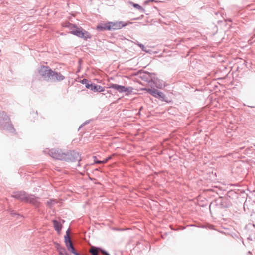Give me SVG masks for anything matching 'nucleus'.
<instances>
[{
	"instance_id": "obj_31",
	"label": "nucleus",
	"mask_w": 255,
	"mask_h": 255,
	"mask_svg": "<svg viewBox=\"0 0 255 255\" xmlns=\"http://www.w3.org/2000/svg\"><path fill=\"white\" fill-rule=\"evenodd\" d=\"M209 228L210 229H213V226L211 225H209Z\"/></svg>"
},
{
	"instance_id": "obj_14",
	"label": "nucleus",
	"mask_w": 255,
	"mask_h": 255,
	"mask_svg": "<svg viewBox=\"0 0 255 255\" xmlns=\"http://www.w3.org/2000/svg\"><path fill=\"white\" fill-rule=\"evenodd\" d=\"M90 89L95 92H102L104 90V88L100 85L92 83V87Z\"/></svg>"
},
{
	"instance_id": "obj_26",
	"label": "nucleus",
	"mask_w": 255,
	"mask_h": 255,
	"mask_svg": "<svg viewBox=\"0 0 255 255\" xmlns=\"http://www.w3.org/2000/svg\"><path fill=\"white\" fill-rule=\"evenodd\" d=\"M68 250L73 254H74V253H75L76 252V250L74 247L70 248V249H68Z\"/></svg>"
},
{
	"instance_id": "obj_34",
	"label": "nucleus",
	"mask_w": 255,
	"mask_h": 255,
	"mask_svg": "<svg viewBox=\"0 0 255 255\" xmlns=\"http://www.w3.org/2000/svg\"><path fill=\"white\" fill-rule=\"evenodd\" d=\"M82 126H83V125H81V126L80 127V128H81Z\"/></svg>"
},
{
	"instance_id": "obj_16",
	"label": "nucleus",
	"mask_w": 255,
	"mask_h": 255,
	"mask_svg": "<svg viewBox=\"0 0 255 255\" xmlns=\"http://www.w3.org/2000/svg\"><path fill=\"white\" fill-rule=\"evenodd\" d=\"M133 88L131 87H126L124 86H121L120 89V93H130L132 92Z\"/></svg>"
},
{
	"instance_id": "obj_28",
	"label": "nucleus",
	"mask_w": 255,
	"mask_h": 255,
	"mask_svg": "<svg viewBox=\"0 0 255 255\" xmlns=\"http://www.w3.org/2000/svg\"><path fill=\"white\" fill-rule=\"evenodd\" d=\"M94 162L95 163H97V164H101V163H102L101 161V160H94Z\"/></svg>"
},
{
	"instance_id": "obj_13",
	"label": "nucleus",
	"mask_w": 255,
	"mask_h": 255,
	"mask_svg": "<svg viewBox=\"0 0 255 255\" xmlns=\"http://www.w3.org/2000/svg\"><path fill=\"white\" fill-rule=\"evenodd\" d=\"M146 90L148 93L155 98H158V94L159 91L155 88H145Z\"/></svg>"
},
{
	"instance_id": "obj_22",
	"label": "nucleus",
	"mask_w": 255,
	"mask_h": 255,
	"mask_svg": "<svg viewBox=\"0 0 255 255\" xmlns=\"http://www.w3.org/2000/svg\"><path fill=\"white\" fill-rule=\"evenodd\" d=\"M10 214L12 216H17V219H20V218H23V216L19 214H18L14 210H11L10 211Z\"/></svg>"
},
{
	"instance_id": "obj_30",
	"label": "nucleus",
	"mask_w": 255,
	"mask_h": 255,
	"mask_svg": "<svg viewBox=\"0 0 255 255\" xmlns=\"http://www.w3.org/2000/svg\"><path fill=\"white\" fill-rule=\"evenodd\" d=\"M75 255H81L79 253H78L77 252H75V253H74V254Z\"/></svg>"
},
{
	"instance_id": "obj_25",
	"label": "nucleus",
	"mask_w": 255,
	"mask_h": 255,
	"mask_svg": "<svg viewBox=\"0 0 255 255\" xmlns=\"http://www.w3.org/2000/svg\"><path fill=\"white\" fill-rule=\"evenodd\" d=\"M137 45L143 50V51H145V50L144 49V46L143 44H141V43H138L137 44Z\"/></svg>"
},
{
	"instance_id": "obj_1",
	"label": "nucleus",
	"mask_w": 255,
	"mask_h": 255,
	"mask_svg": "<svg viewBox=\"0 0 255 255\" xmlns=\"http://www.w3.org/2000/svg\"><path fill=\"white\" fill-rule=\"evenodd\" d=\"M0 128L10 133H13L15 131V129L10 121L9 116L4 111H0Z\"/></svg>"
},
{
	"instance_id": "obj_29",
	"label": "nucleus",
	"mask_w": 255,
	"mask_h": 255,
	"mask_svg": "<svg viewBox=\"0 0 255 255\" xmlns=\"http://www.w3.org/2000/svg\"><path fill=\"white\" fill-rule=\"evenodd\" d=\"M101 162H102V163H103V164L104 163H107L108 162V159H105L101 161Z\"/></svg>"
},
{
	"instance_id": "obj_9",
	"label": "nucleus",
	"mask_w": 255,
	"mask_h": 255,
	"mask_svg": "<svg viewBox=\"0 0 255 255\" xmlns=\"http://www.w3.org/2000/svg\"><path fill=\"white\" fill-rule=\"evenodd\" d=\"M65 79V76L60 72L52 71L50 81H61Z\"/></svg>"
},
{
	"instance_id": "obj_2",
	"label": "nucleus",
	"mask_w": 255,
	"mask_h": 255,
	"mask_svg": "<svg viewBox=\"0 0 255 255\" xmlns=\"http://www.w3.org/2000/svg\"><path fill=\"white\" fill-rule=\"evenodd\" d=\"M66 27L70 28L71 30L70 33L74 35L78 36L79 38H82L85 40L91 38V34L85 30H84L82 28L77 27L75 25L68 23Z\"/></svg>"
},
{
	"instance_id": "obj_11",
	"label": "nucleus",
	"mask_w": 255,
	"mask_h": 255,
	"mask_svg": "<svg viewBox=\"0 0 255 255\" xmlns=\"http://www.w3.org/2000/svg\"><path fill=\"white\" fill-rule=\"evenodd\" d=\"M153 82L156 87L158 89H162L165 87L164 82L162 80H160L159 79L155 78L154 80H153Z\"/></svg>"
},
{
	"instance_id": "obj_7",
	"label": "nucleus",
	"mask_w": 255,
	"mask_h": 255,
	"mask_svg": "<svg viewBox=\"0 0 255 255\" xmlns=\"http://www.w3.org/2000/svg\"><path fill=\"white\" fill-rule=\"evenodd\" d=\"M128 24V23H124L122 21L108 22V24L110 25V30L120 29Z\"/></svg>"
},
{
	"instance_id": "obj_10",
	"label": "nucleus",
	"mask_w": 255,
	"mask_h": 255,
	"mask_svg": "<svg viewBox=\"0 0 255 255\" xmlns=\"http://www.w3.org/2000/svg\"><path fill=\"white\" fill-rule=\"evenodd\" d=\"M64 242L65 243V245L67 248V250L70 249V248L74 247L72 242L70 238L69 229L67 230V231H66V234L64 236Z\"/></svg>"
},
{
	"instance_id": "obj_24",
	"label": "nucleus",
	"mask_w": 255,
	"mask_h": 255,
	"mask_svg": "<svg viewBox=\"0 0 255 255\" xmlns=\"http://www.w3.org/2000/svg\"><path fill=\"white\" fill-rule=\"evenodd\" d=\"M55 203L54 200H50L47 202V205L51 208Z\"/></svg>"
},
{
	"instance_id": "obj_33",
	"label": "nucleus",
	"mask_w": 255,
	"mask_h": 255,
	"mask_svg": "<svg viewBox=\"0 0 255 255\" xmlns=\"http://www.w3.org/2000/svg\"><path fill=\"white\" fill-rule=\"evenodd\" d=\"M142 107H141L140 108V110H142Z\"/></svg>"
},
{
	"instance_id": "obj_32",
	"label": "nucleus",
	"mask_w": 255,
	"mask_h": 255,
	"mask_svg": "<svg viewBox=\"0 0 255 255\" xmlns=\"http://www.w3.org/2000/svg\"><path fill=\"white\" fill-rule=\"evenodd\" d=\"M111 158V157L109 156L108 157H107V158H106V159H108V161Z\"/></svg>"
},
{
	"instance_id": "obj_17",
	"label": "nucleus",
	"mask_w": 255,
	"mask_h": 255,
	"mask_svg": "<svg viewBox=\"0 0 255 255\" xmlns=\"http://www.w3.org/2000/svg\"><path fill=\"white\" fill-rule=\"evenodd\" d=\"M53 225L55 228V230L58 232L59 233L62 228V225L61 223L56 220H54L53 221Z\"/></svg>"
},
{
	"instance_id": "obj_6",
	"label": "nucleus",
	"mask_w": 255,
	"mask_h": 255,
	"mask_svg": "<svg viewBox=\"0 0 255 255\" xmlns=\"http://www.w3.org/2000/svg\"><path fill=\"white\" fill-rule=\"evenodd\" d=\"M28 194L24 191H17L13 193L12 197L21 202L26 203Z\"/></svg>"
},
{
	"instance_id": "obj_21",
	"label": "nucleus",
	"mask_w": 255,
	"mask_h": 255,
	"mask_svg": "<svg viewBox=\"0 0 255 255\" xmlns=\"http://www.w3.org/2000/svg\"><path fill=\"white\" fill-rule=\"evenodd\" d=\"M120 87H121V85L117 84L111 83L109 85L110 88H112L115 90H116L119 92H120Z\"/></svg>"
},
{
	"instance_id": "obj_8",
	"label": "nucleus",
	"mask_w": 255,
	"mask_h": 255,
	"mask_svg": "<svg viewBox=\"0 0 255 255\" xmlns=\"http://www.w3.org/2000/svg\"><path fill=\"white\" fill-rule=\"evenodd\" d=\"M26 203H29L36 207H38L40 204L39 198L35 197L33 195L29 194L27 198Z\"/></svg>"
},
{
	"instance_id": "obj_12",
	"label": "nucleus",
	"mask_w": 255,
	"mask_h": 255,
	"mask_svg": "<svg viewBox=\"0 0 255 255\" xmlns=\"http://www.w3.org/2000/svg\"><path fill=\"white\" fill-rule=\"evenodd\" d=\"M110 25L108 24V22L99 24L97 26V30L99 31L110 30Z\"/></svg>"
},
{
	"instance_id": "obj_15",
	"label": "nucleus",
	"mask_w": 255,
	"mask_h": 255,
	"mask_svg": "<svg viewBox=\"0 0 255 255\" xmlns=\"http://www.w3.org/2000/svg\"><path fill=\"white\" fill-rule=\"evenodd\" d=\"M102 249L96 247L95 246H92L89 250V252L92 255H98L99 252H101Z\"/></svg>"
},
{
	"instance_id": "obj_4",
	"label": "nucleus",
	"mask_w": 255,
	"mask_h": 255,
	"mask_svg": "<svg viewBox=\"0 0 255 255\" xmlns=\"http://www.w3.org/2000/svg\"><path fill=\"white\" fill-rule=\"evenodd\" d=\"M81 160V156L79 153L75 151H69L65 152L64 161H80Z\"/></svg>"
},
{
	"instance_id": "obj_5",
	"label": "nucleus",
	"mask_w": 255,
	"mask_h": 255,
	"mask_svg": "<svg viewBox=\"0 0 255 255\" xmlns=\"http://www.w3.org/2000/svg\"><path fill=\"white\" fill-rule=\"evenodd\" d=\"M52 70L48 66H42L39 67L38 72L40 75L45 80L50 81Z\"/></svg>"
},
{
	"instance_id": "obj_19",
	"label": "nucleus",
	"mask_w": 255,
	"mask_h": 255,
	"mask_svg": "<svg viewBox=\"0 0 255 255\" xmlns=\"http://www.w3.org/2000/svg\"><path fill=\"white\" fill-rule=\"evenodd\" d=\"M81 82L83 84H85V86L87 88L90 89L91 87H92V83H90L86 79H84L81 81Z\"/></svg>"
},
{
	"instance_id": "obj_18",
	"label": "nucleus",
	"mask_w": 255,
	"mask_h": 255,
	"mask_svg": "<svg viewBox=\"0 0 255 255\" xmlns=\"http://www.w3.org/2000/svg\"><path fill=\"white\" fill-rule=\"evenodd\" d=\"M57 249L59 252V255H65V254L67 253L65 248L60 246L59 245H58Z\"/></svg>"
},
{
	"instance_id": "obj_27",
	"label": "nucleus",
	"mask_w": 255,
	"mask_h": 255,
	"mask_svg": "<svg viewBox=\"0 0 255 255\" xmlns=\"http://www.w3.org/2000/svg\"><path fill=\"white\" fill-rule=\"evenodd\" d=\"M101 253L103 255H110L107 252L104 250H101Z\"/></svg>"
},
{
	"instance_id": "obj_3",
	"label": "nucleus",
	"mask_w": 255,
	"mask_h": 255,
	"mask_svg": "<svg viewBox=\"0 0 255 255\" xmlns=\"http://www.w3.org/2000/svg\"><path fill=\"white\" fill-rule=\"evenodd\" d=\"M45 154H48L53 159L60 160H64L65 152H62L59 149H45L43 151Z\"/></svg>"
},
{
	"instance_id": "obj_20",
	"label": "nucleus",
	"mask_w": 255,
	"mask_h": 255,
	"mask_svg": "<svg viewBox=\"0 0 255 255\" xmlns=\"http://www.w3.org/2000/svg\"><path fill=\"white\" fill-rule=\"evenodd\" d=\"M131 5H132L134 8L138 9L141 12H144L145 11L144 9L140 5L138 4L134 3L132 2H130Z\"/></svg>"
},
{
	"instance_id": "obj_23",
	"label": "nucleus",
	"mask_w": 255,
	"mask_h": 255,
	"mask_svg": "<svg viewBox=\"0 0 255 255\" xmlns=\"http://www.w3.org/2000/svg\"><path fill=\"white\" fill-rule=\"evenodd\" d=\"M157 96H158L157 98L160 99L162 100H164L165 98V95L163 92L159 91L158 92Z\"/></svg>"
}]
</instances>
